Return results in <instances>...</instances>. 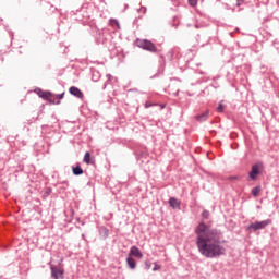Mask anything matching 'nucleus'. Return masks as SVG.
Wrapping results in <instances>:
<instances>
[{"mask_svg":"<svg viewBox=\"0 0 279 279\" xmlns=\"http://www.w3.org/2000/svg\"><path fill=\"white\" fill-rule=\"evenodd\" d=\"M196 247L205 258H220L226 256V239L219 229H213L201 222L196 229Z\"/></svg>","mask_w":279,"mask_h":279,"instance_id":"nucleus-1","label":"nucleus"},{"mask_svg":"<svg viewBox=\"0 0 279 279\" xmlns=\"http://www.w3.org/2000/svg\"><path fill=\"white\" fill-rule=\"evenodd\" d=\"M137 47L144 49L145 51H150V53H156V51H158L156 45H154V43L147 39H138Z\"/></svg>","mask_w":279,"mask_h":279,"instance_id":"nucleus-2","label":"nucleus"},{"mask_svg":"<svg viewBox=\"0 0 279 279\" xmlns=\"http://www.w3.org/2000/svg\"><path fill=\"white\" fill-rule=\"evenodd\" d=\"M266 226H271V219L255 221L247 227V230H253V232H256L257 230H265Z\"/></svg>","mask_w":279,"mask_h":279,"instance_id":"nucleus-3","label":"nucleus"},{"mask_svg":"<svg viewBox=\"0 0 279 279\" xmlns=\"http://www.w3.org/2000/svg\"><path fill=\"white\" fill-rule=\"evenodd\" d=\"M50 271H51V278L53 279H64V269L63 268H58L53 265L50 266Z\"/></svg>","mask_w":279,"mask_h":279,"instance_id":"nucleus-4","label":"nucleus"},{"mask_svg":"<svg viewBox=\"0 0 279 279\" xmlns=\"http://www.w3.org/2000/svg\"><path fill=\"white\" fill-rule=\"evenodd\" d=\"M260 167H263V163L252 166L251 172L248 173L251 180H256V177L260 175Z\"/></svg>","mask_w":279,"mask_h":279,"instance_id":"nucleus-5","label":"nucleus"},{"mask_svg":"<svg viewBox=\"0 0 279 279\" xmlns=\"http://www.w3.org/2000/svg\"><path fill=\"white\" fill-rule=\"evenodd\" d=\"M69 93L74 97H77V99H84V93H82V90L75 86L70 87Z\"/></svg>","mask_w":279,"mask_h":279,"instance_id":"nucleus-6","label":"nucleus"},{"mask_svg":"<svg viewBox=\"0 0 279 279\" xmlns=\"http://www.w3.org/2000/svg\"><path fill=\"white\" fill-rule=\"evenodd\" d=\"M129 256H135V258H143V253L137 246H132L129 252Z\"/></svg>","mask_w":279,"mask_h":279,"instance_id":"nucleus-7","label":"nucleus"},{"mask_svg":"<svg viewBox=\"0 0 279 279\" xmlns=\"http://www.w3.org/2000/svg\"><path fill=\"white\" fill-rule=\"evenodd\" d=\"M208 117H210V110H206L205 112L195 116L196 121L204 122L208 121Z\"/></svg>","mask_w":279,"mask_h":279,"instance_id":"nucleus-8","label":"nucleus"},{"mask_svg":"<svg viewBox=\"0 0 279 279\" xmlns=\"http://www.w3.org/2000/svg\"><path fill=\"white\" fill-rule=\"evenodd\" d=\"M169 206H170L171 208H173L174 210H175V209H179V210H180V202H179L178 198H175V197H170V199H169Z\"/></svg>","mask_w":279,"mask_h":279,"instance_id":"nucleus-9","label":"nucleus"},{"mask_svg":"<svg viewBox=\"0 0 279 279\" xmlns=\"http://www.w3.org/2000/svg\"><path fill=\"white\" fill-rule=\"evenodd\" d=\"M126 264H128V267H130L131 269H136V260L134 259V257H131L130 255H128Z\"/></svg>","mask_w":279,"mask_h":279,"instance_id":"nucleus-10","label":"nucleus"},{"mask_svg":"<svg viewBox=\"0 0 279 279\" xmlns=\"http://www.w3.org/2000/svg\"><path fill=\"white\" fill-rule=\"evenodd\" d=\"M38 95L39 97H41V99H47V100H49L50 97H53V94H51V92H43L40 89Z\"/></svg>","mask_w":279,"mask_h":279,"instance_id":"nucleus-11","label":"nucleus"},{"mask_svg":"<svg viewBox=\"0 0 279 279\" xmlns=\"http://www.w3.org/2000/svg\"><path fill=\"white\" fill-rule=\"evenodd\" d=\"M73 174L74 175H82V173H84V170L82 169V167L77 166L75 168H73Z\"/></svg>","mask_w":279,"mask_h":279,"instance_id":"nucleus-12","label":"nucleus"},{"mask_svg":"<svg viewBox=\"0 0 279 279\" xmlns=\"http://www.w3.org/2000/svg\"><path fill=\"white\" fill-rule=\"evenodd\" d=\"M83 162L90 165V153L86 151L83 158Z\"/></svg>","mask_w":279,"mask_h":279,"instance_id":"nucleus-13","label":"nucleus"},{"mask_svg":"<svg viewBox=\"0 0 279 279\" xmlns=\"http://www.w3.org/2000/svg\"><path fill=\"white\" fill-rule=\"evenodd\" d=\"M260 193V187L256 186L252 189V196L253 197H258V194Z\"/></svg>","mask_w":279,"mask_h":279,"instance_id":"nucleus-14","label":"nucleus"},{"mask_svg":"<svg viewBox=\"0 0 279 279\" xmlns=\"http://www.w3.org/2000/svg\"><path fill=\"white\" fill-rule=\"evenodd\" d=\"M223 109H225V107H223V101H220V102L218 104V107H217V112H223Z\"/></svg>","mask_w":279,"mask_h":279,"instance_id":"nucleus-15","label":"nucleus"},{"mask_svg":"<svg viewBox=\"0 0 279 279\" xmlns=\"http://www.w3.org/2000/svg\"><path fill=\"white\" fill-rule=\"evenodd\" d=\"M202 217L204 218V219H208V217H210V211H208V210H203V213H202Z\"/></svg>","mask_w":279,"mask_h":279,"instance_id":"nucleus-16","label":"nucleus"},{"mask_svg":"<svg viewBox=\"0 0 279 279\" xmlns=\"http://www.w3.org/2000/svg\"><path fill=\"white\" fill-rule=\"evenodd\" d=\"M154 106H158V104H151L149 101L145 102V108H151Z\"/></svg>","mask_w":279,"mask_h":279,"instance_id":"nucleus-17","label":"nucleus"},{"mask_svg":"<svg viewBox=\"0 0 279 279\" xmlns=\"http://www.w3.org/2000/svg\"><path fill=\"white\" fill-rule=\"evenodd\" d=\"M159 269H161V266L158 265L157 263H155V264H154L153 271H159Z\"/></svg>","mask_w":279,"mask_h":279,"instance_id":"nucleus-18","label":"nucleus"},{"mask_svg":"<svg viewBox=\"0 0 279 279\" xmlns=\"http://www.w3.org/2000/svg\"><path fill=\"white\" fill-rule=\"evenodd\" d=\"M189 3L192 8H195V5H197V0H189Z\"/></svg>","mask_w":279,"mask_h":279,"instance_id":"nucleus-19","label":"nucleus"},{"mask_svg":"<svg viewBox=\"0 0 279 279\" xmlns=\"http://www.w3.org/2000/svg\"><path fill=\"white\" fill-rule=\"evenodd\" d=\"M57 99H64V93L56 95Z\"/></svg>","mask_w":279,"mask_h":279,"instance_id":"nucleus-20","label":"nucleus"},{"mask_svg":"<svg viewBox=\"0 0 279 279\" xmlns=\"http://www.w3.org/2000/svg\"><path fill=\"white\" fill-rule=\"evenodd\" d=\"M245 3V0H236V5H243Z\"/></svg>","mask_w":279,"mask_h":279,"instance_id":"nucleus-21","label":"nucleus"},{"mask_svg":"<svg viewBox=\"0 0 279 279\" xmlns=\"http://www.w3.org/2000/svg\"><path fill=\"white\" fill-rule=\"evenodd\" d=\"M108 82H112V74H107Z\"/></svg>","mask_w":279,"mask_h":279,"instance_id":"nucleus-22","label":"nucleus"},{"mask_svg":"<svg viewBox=\"0 0 279 279\" xmlns=\"http://www.w3.org/2000/svg\"><path fill=\"white\" fill-rule=\"evenodd\" d=\"M157 106H159V107H160V110H165V108H166V106H165V105H160V104H158Z\"/></svg>","mask_w":279,"mask_h":279,"instance_id":"nucleus-23","label":"nucleus"},{"mask_svg":"<svg viewBox=\"0 0 279 279\" xmlns=\"http://www.w3.org/2000/svg\"><path fill=\"white\" fill-rule=\"evenodd\" d=\"M105 235L108 236V229L104 228Z\"/></svg>","mask_w":279,"mask_h":279,"instance_id":"nucleus-24","label":"nucleus"},{"mask_svg":"<svg viewBox=\"0 0 279 279\" xmlns=\"http://www.w3.org/2000/svg\"><path fill=\"white\" fill-rule=\"evenodd\" d=\"M151 264H146V269H150Z\"/></svg>","mask_w":279,"mask_h":279,"instance_id":"nucleus-25","label":"nucleus"},{"mask_svg":"<svg viewBox=\"0 0 279 279\" xmlns=\"http://www.w3.org/2000/svg\"><path fill=\"white\" fill-rule=\"evenodd\" d=\"M142 10H143L144 13L147 12V8H145V7H143Z\"/></svg>","mask_w":279,"mask_h":279,"instance_id":"nucleus-26","label":"nucleus"},{"mask_svg":"<svg viewBox=\"0 0 279 279\" xmlns=\"http://www.w3.org/2000/svg\"><path fill=\"white\" fill-rule=\"evenodd\" d=\"M82 239L84 240V241H86V234H82Z\"/></svg>","mask_w":279,"mask_h":279,"instance_id":"nucleus-27","label":"nucleus"},{"mask_svg":"<svg viewBox=\"0 0 279 279\" xmlns=\"http://www.w3.org/2000/svg\"><path fill=\"white\" fill-rule=\"evenodd\" d=\"M49 101H50V104H56V101H53V100H51V99H50Z\"/></svg>","mask_w":279,"mask_h":279,"instance_id":"nucleus-28","label":"nucleus"},{"mask_svg":"<svg viewBox=\"0 0 279 279\" xmlns=\"http://www.w3.org/2000/svg\"><path fill=\"white\" fill-rule=\"evenodd\" d=\"M231 180H236V177H232Z\"/></svg>","mask_w":279,"mask_h":279,"instance_id":"nucleus-29","label":"nucleus"},{"mask_svg":"<svg viewBox=\"0 0 279 279\" xmlns=\"http://www.w3.org/2000/svg\"><path fill=\"white\" fill-rule=\"evenodd\" d=\"M57 104H60V101H57Z\"/></svg>","mask_w":279,"mask_h":279,"instance_id":"nucleus-30","label":"nucleus"}]
</instances>
